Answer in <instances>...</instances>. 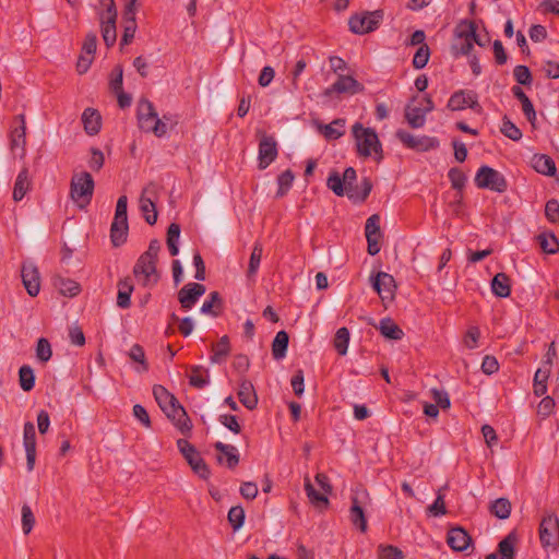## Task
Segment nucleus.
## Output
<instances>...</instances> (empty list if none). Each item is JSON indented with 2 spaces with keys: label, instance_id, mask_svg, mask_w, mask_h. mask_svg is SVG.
Listing matches in <instances>:
<instances>
[{
  "label": "nucleus",
  "instance_id": "nucleus-5",
  "mask_svg": "<svg viewBox=\"0 0 559 559\" xmlns=\"http://www.w3.org/2000/svg\"><path fill=\"white\" fill-rule=\"evenodd\" d=\"M128 198L127 195L119 197L116 205L115 217L110 227V239L115 247L122 245L128 235Z\"/></svg>",
  "mask_w": 559,
  "mask_h": 559
},
{
  "label": "nucleus",
  "instance_id": "nucleus-37",
  "mask_svg": "<svg viewBox=\"0 0 559 559\" xmlns=\"http://www.w3.org/2000/svg\"><path fill=\"white\" fill-rule=\"evenodd\" d=\"M491 289L498 297H508L511 293L510 278L504 273L496 274L491 281Z\"/></svg>",
  "mask_w": 559,
  "mask_h": 559
},
{
  "label": "nucleus",
  "instance_id": "nucleus-40",
  "mask_svg": "<svg viewBox=\"0 0 559 559\" xmlns=\"http://www.w3.org/2000/svg\"><path fill=\"white\" fill-rule=\"evenodd\" d=\"M210 382L209 371L202 366H192L191 374L189 376V383L193 388L203 389Z\"/></svg>",
  "mask_w": 559,
  "mask_h": 559
},
{
  "label": "nucleus",
  "instance_id": "nucleus-56",
  "mask_svg": "<svg viewBox=\"0 0 559 559\" xmlns=\"http://www.w3.org/2000/svg\"><path fill=\"white\" fill-rule=\"evenodd\" d=\"M500 130L504 136L513 141H519L522 138L521 130L513 122L507 119V117L503 118Z\"/></svg>",
  "mask_w": 559,
  "mask_h": 559
},
{
  "label": "nucleus",
  "instance_id": "nucleus-52",
  "mask_svg": "<svg viewBox=\"0 0 559 559\" xmlns=\"http://www.w3.org/2000/svg\"><path fill=\"white\" fill-rule=\"evenodd\" d=\"M540 248L544 252L554 254L559 250L558 239L551 235H540L538 236Z\"/></svg>",
  "mask_w": 559,
  "mask_h": 559
},
{
  "label": "nucleus",
  "instance_id": "nucleus-59",
  "mask_svg": "<svg viewBox=\"0 0 559 559\" xmlns=\"http://www.w3.org/2000/svg\"><path fill=\"white\" fill-rule=\"evenodd\" d=\"M123 70L120 64H117L110 74L109 87L112 92L118 93L122 90Z\"/></svg>",
  "mask_w": 559,
  "mask_h": 559
},
{
  "label": "nucleus",
  "instance_id": "nucleus-42",
  "mask_svg": "<svg viewBox=\"0 0 559 559\" xmlns=\"http://www.w3.org/2000/svg\"><path fill=\"white\" fill-rule=\"evenodd\" d=\"M222 307V299L217 292H212L209 295V300H205L201 307V312L217 317Z\"/></svg>",
  "mask_w": 559,
  "mask_h": 559
},
{
  "label": "nucleus",
  "instance_id": "nucleus-35",
  "mask_svg": "<svg viewBox=\"0 0 559 559\" xmlns=\"http://www.w3.org/2000/svg\"><path fill=\"white\" fill-rule=\"evenodd\" d=\"M379 331L384 337L394 341L401 340L404 335L402 329L390 318L380 321Z\"/></svg>",
  "mask_w": 559,
  "mask_h": 559
},
{
  "label": "nucleus",
  "instance_id": "nucleus-51",
  "mask_svg": "<svg viewBox=\"0 0 559 559\" xmlns=\"http://www.w3.org/2000/svg\"><path fill=\"white\" fill-rule=\"evenodd\" d=\"M326 186L338 197H343L345 194L346 186L336 171L330 174L326 180Z\"/></svg>",
  "mask_w": 559,
  "mask_h": 559
},
{
  "label": "nucleus",
  "instance_id": "nucleus-55",
  "mask_svg": "<svg viewBox=\"0 0 559 559\" xmlns=\"http://www.w3.org/2000/svg\"><path fill=\"white\" fill-rule=\"evenodd\" d=\"M177 445L189 464L192 460L195 461L197 457L201 456L195 448L185 439H179Z\"/></svg>",
  "mask_w": 559,
  "mask_h": 559
},
{
  "label": "nucleus",
  "instance_id": "nucleus-64",
  "mask_svg": "<svg viewBox=\"0 0 559 559\" xmlns=\"http://www.w3.org/2000/svg\"><path fill=\"white\" fill-rule=\"evenodd\" d=\"M431 397L435 401L436 405L442 409H447L450 407V399L449 394L444 391H440L438 389H432L430 391Z\"/></svg>",
  "mask_w": 559,
  "mask_h": 559
},
{
  "label": "nucleus",
  "instance_id": "nucleus-45",
  "mask_svg": "<svg viewBox=\"0 0 559 559\" xmlns=\"http://www.w3.org/2000/svg\"><path fill=\"white\" fill-rule=\"evenodd\" d=\"M295 176L290 169L283 171L277 177L278 189L276 191V198H283L284 195H286L289 189L292 188Z\"/></svg>",
  "mask_w": 559,
  "mask_h": 559
},
{
  "label": "nucleus",
  "instance_id": "nucleus-1",
  "mask_svg": "<svg viewBox=\"0 0 559 559\" xmlns=\"http://www.w3.org/2000/svg\"><path fill=\"white\" fill-rule=\"evenodd\" d=\"M153 394L158 406L166 416L175 423L181 432H186L191 429L190 419L175 395H173L163 385H154Z\"/></svg>",
  "mask_w": 559,
  "mask_h": 559
},
{
  "label": "nucleus",
  "instance_id": "nucleus-62",
  "mask_svg": "<svg viewBox=\"0 0 559 559\" xmlns=\"http://www.w3.org/2000/svg\"><path fill=\"white\" fill-rule=\"evenodd\" d=\"M449 179L451 181V185L454 189L461 190L465 186L466 182V176L464 173L459 168H451L449 170Z\"/></svg>",
  "mask_w": 559,
  "mask_h": 559
},
{
  "label": "nucleus",
  "instance_id": "nucleus-10",
  "mask_svg": "<svg viewBox=\"0 0 559 559\" xmlns=\"http://www.w3.org/2000/svg\"><path fill=\"white\" fill-rule=\"evenodd\" d=\"M395 136L407 148L417 152H428L439 146V141L437 138L428 135L416 136L405 130H397Z\"/></svg>",
  "mask_w": 559,
  "mask_h": 559
},
{
  "label": "nucleus",
  "instance_id": "nucleus-27",
  "mask_svg": "<svg viewBox=\"0 0 559 559\" xmlns=\"http://www.w3.org/2000/svg\"><path fill=\"white\" fill-rule=\"evenodd\" d=\"M516 537L514 534H509L498 544V551L489 554L486 559H514V546Z\"/></svg>",
  "mask_w": 559,
  "mask_h": 559
},
{
  "label": "nucleus",
  "instance_id": "nucleus-30",
  "mask_svg": "<svg viewBox=\"0 0 559 559\" xmlns=\"http://www.w3.org/2000/svg\"><path fill=\"white\" fill-rule=\"evenodd\" d=\"M84 130L90 135H95L100 131L102 118L97 110L86 108L82 114Z\"/></svg>",
  "mask_w": 559,
  "mask_h": 559
},
{
  "label": "nucleus",
  "instance_id": "nucleus-26",
  "mask_svg": "<svg viewBox=\"0 0 559 559\" xmlns=\"http://www.w3.org/2000/svg\"><path fill=\"white\" fill-rule=\"evenodd\" d=\"M471 542V536L461 527L451 528L447 536L448 545L455 551L466 550L469 547Z\"/></svg>",
  "mask_w": 559,
  "mask_h": 559
},
{
  "label": "nucleus",
  "instance_id": "nucleus-28",
  "mask_svg": "<svg viewBox=\"0 0 559 559\" xmlns=\"http://www.w3.org/2000/svg\"><path fill=\"white\" fill-rule=\"evenodd\" d=\"M371 189V181L368 178H364L360 187L356 186L355 183L347 186L345 189V194L349 200L354 202H364L370 194Z\"/></svg>",
  "mask_w": 559,
  "mask_h": 559
},
{
  "label": "nucleus",
  "instance_id": "nucleus-16",
  "mask_svg": "<svg viewBox=\"0 0 559 559\" xmlns=\"http://www.w3.org/2000/svg\"><path fill=\"white\" fill-rule=\"evenodd\" d=\"M365 234L368 242V253L370 255H376L380 251V239H381V230H380V217L377 214L371 215L365 226Z\"/></svg>",
  "mask_w": 559,
  "mask_h": 559
},
{
  "label": "nucleus",
  "instance_id": "nucleus-14",
  "mask_svg": "<svg viewBox=\"0 0 559 559\" xmlns=\"http://www.w3.org/2000/svg\"><path fill=\"white\" fill-rule=\"evenodd\" d=\"M539 539L544 547L559 543V521L556 515H545L539 525Z\"/></svg>",
  "mask_w": 559,
  "mask_h": 559
},
{
  "label": "nucleus",
  "instance_id": "nucleus-18",
  "mask_svg": "<svg viewBox=\"0 0 559 559\" xmlns=\"http://www.w3.org/2000/svg\"><path fill=\"white\" fill-rule=\"evenodd\" d=\"M277 157V143L273 136L264 135L259 143V169L267 168Z\"/></svg>",
  "mask_w": 559,
  "mask_h": 559
},
{
  "label": "nucleus",
  "instance_id": "nucleus-31",
  "mask_svg": "<svg viewBox=\"0 0 559 559\" xmlns=\"http://www.w3.org/2000/svg\"><path fill=\"white\" fill-rule=\"evenodd\" d=\"M133 292V284L130 277L118 282L117 306L127 309L130 307V297Z\"/></svg>",
  "mask_w": 559,
  "mask_h": 559
},
{
  "label": "nucleus",
  "instance_id": "nucleus-3",
  "mask_svg": "<svg viewBox=\"0 0 559 559\" xmlns=\"http://www.w3.org/2000/svg\"><path fill=\"white\" fill-rule=\"evenodd\" d=\"M139 128L144 132H153L160 138L167 133V124L158 118L154 105L148 99H141L138 104Z\"/></svg>",
  "mask_w": 559,
  "mask_h": 559
},
{
  "label": "nucleus",
  "instance_id": "nucleus-47",
  "mask_svg": "<svg viewBox=\"0 0 559 559\" xmlns=\"http://www.w3.org/2000/svg\"><path fill=\"white\" fill-rule=\"evenodd\" d=\"M490 511L501 520L508 519L511 513V503L506 498H499L491 503Z\"/></svg>",
  "mask_w": 559,
  "mask_h": 559
},
{
  "label": "nucleus",
  "instance_id": "nucleus-53",
  "mask_svg": "<svg viewBox=\"0 0 559 559\" xmlns=\"http://www.w3.org/2000/svg\"><path fill=\"white\" fill-rule=\"evenodd\" d=\"M52 356V349L47 338H39L36 346V357L41 362H47Z\"/></svg>",
  "mask_w": 559,
  "mask_h": 559
},
{
  "label": "nucleus",
  "instance_id": "nucleus-34",
  "mask_svg": "<svg viewBox=\"0 0 559 559\" xmlns=\"http://www.w3.org/2000/svg\"><path fill=\"white\" fill-rule=\"evenodd\" d=\"M213 355L211 356V362L221 364L230 353V343L227 335H224L219 341L212 346Z\"/></svg>",
  "mask_w": 559,
  "mask_h": 559
},
{
  "label": "nucleus",
  "instance_id": "nucleus-8",
  "mask_svg": "<svg viewBox=\"0 0 559 559\" xmlns=\"http://www.w3.org/2000/svg\"><path fill=\"white\" fill-rule=\"evenodd\" d=\"M475 185L480 189H489L499 193L504 192L508 188L504 176L489 166H481L477 170Z\"/></svg>",
  "mask_w": 559,
  "mask_h": 559
},
{
  "label": "nucleus",
  "instance_id": "nucleus-21",
  "mask_svg": "<svg viewBox=\"0 0 559 559\" xmlns=\"http://www.w3.org/2000/svg\"><path fill=\"white\" fill-rule=\"evenodd\" d=\"M466 107H469L472 109L479 107L477 95L472 91L455 92L448 102V108L453 111L462 110Z\"/></svg>",
  "mask_w": 559,
  "mask_h": 559
},
{
  "label": "nucleus",
  "instance_id": "nucleus-32",
  "mask_svg": "<svg viewBox=\"0 0 559 559\" xmlns=\"http://www.w3.org/2000/svg\"><path fill=\"white\" fill-rule=\"evenodd\" d=\"M533 168L543 175L554 176L556 174V165L548 155H534L532 158Z\"/></svg>",
  "mask_w": 559,
  "mask_h": 559
},
{
  "label": "nucleus",
  "instance_id": "nucleus-19",
  "mask_svg": "<svg viewBox=\"0 0 559 559\" xmlns=\"http://www.w3.org/2000/svg\"><path fill=\"white\" fill-rule=\"evenodd\" d=\"M23 444L26 452L27 471L32 472L36 461V431L34 424L31 421L24 424Z\"/></svg>",
  "mask_w": 559,
  "mask_h": 559
},
{
  "label": "nucleus",
  "instance_id": "nucleus-7",
  "mask_svg": "<svg viewBox=\"0 0 559 559\" xmlns=\"http://www.w3.org/2000/svg\"><path fill=\"white\" fill-rule=\"evenodd\" d=\"M432 110L433 103L430 97H424L421 99L414 98L405 107V119L412 128L418 129L424 127L426 115Z\"/></svg>",
  "mask_w": 559,
  "mask_h": 559
},
{
  "label": "nucleus",
  "instance_id": "nucleus-29",
  "mask_svg": "<svg viewBox=\"0 0 559 559\" xmlns=\"http://www.w3.org/2000/svg\"><path fill=\"white\" fill-rule=\"evenodd\" d=\"M512 94L513 96L521 103L522 110L526 119L530 121V123L535 127L536 121V111L534 109L533 103L527 97V95L523 92V90L520 86H513L512 87Z\"/></svg>",
  "mask_w": 559,
  "mask_h": 559
},
{
  "label": "nucleus",
  "instance_id": "nucleus-2",
  "mask_svg": "<svg viewBox=\"0 0 559 559\" xmlns=\"http://www.w3.org/2000/svg\"><path fill=\"white\" fill-rule=\"evenodd\" d=\"M352 133L355 139L357 153L361 157L374 156L377 160L383 157L382 144L377 132L372 128H366L356 122L352 127Z\"/></svg>",
  "mask_w": 559,
  "mask_h": 559
},
{
  "label": "nucleus",
  "instance_id": "nucleus-20",
  "mask_svg": "<svg viewBox=\"0 0 559 559\" xmlns=\"http://www.w3.org/2000/svg\"><path fill=\"white\" fill-rule=\"evenodd\" d=\"M205 294V286L198 283L186 284L178 293V300L185 310L191 309Z\"/></svg>",
  "mask_w": 559,
  "mask_h": 559
},
{
  "label": "nucleus",
  "instance_id": "nucleus-57",
  "mask_svg": "<svg viewBox=\"0 0 559 559\" xmlns=\"http://www.w3.org/2000/svg\"><path fill=\"white\" fill-rule=\"evenodd\" d=\"M21 512H22V530H23V533L27 535L31 533V531L34 527L35 516L33 514L32 509L27 504H24L22 507Z\"/></svg>",
  "mask_w": 559,
  "mask_h": 559
},
{
  "label": "nucleus",
  "instance_id": "nucleus-4",
  "mask_svg": "<svg viewBox=\"0 0 559 559\" xmlns=\"http://www.w3.org/2000/svg\"><path fill=\"white\" fill-rule=\"evenodd\" d=\"M94 180L90 173L82 171L74 174L70 185L71 199L80 206L87 205L93 197Z\"/></svg>",
  "mask_w": 559,
  "mask_h": 559
},
{
  "label": "nucleus",
  "instance_id": "nucleus-43",
  "mask_svg": "<svg viewBox=\"0 0 559 559\" xmlns=\"http://www.w3.org/2000/svg\"><path fill=\"white\" fill-rule=\"evenodd\" d=\"M180 237V226L177 223H171L167 229L166 243L170 255L175 257L179 252L178 242Z\"/></svg>",
  "mask_w": 559,
  "mask_h": 559
},
{
  "label": "nucleus",
  "instance_id": "nucleus-54",
  "mask_svg": "<svg viewBox=\"0 0 559 559\" xmlns=\"http://www.w3.org/2000/svg\"><path fill=\"white\" fill-rule=\"evenodd\" d=\"M430 56L429 47L423 44L416 51L413 58V66L415 69H423L428 63Z\"/></svg>",
  "mask_w": 559,
  "mask_h": 559
},
{
  "label": "nucleus",
  "instance_id": "nucleus-13",
  "mask_svg": "<svg viewBox=\"0 0 559 559\" xmlns=\"http://www.w3.org/2000/svg\"><path fill=\"white\" fill-rule=\"evenodd\" d=\"M456 38L460 40L454 46L461 55H468L475 40V23L473 21H462L455 28Z\"/></svg>",
  "mask_w": 559,
  "mask_h": 559
},
{
  "label": "nucleus",
  "instance_id": "nucleus-6",
  "mask_svg": "<svg viewBox=\"0 0 559 559\" xmlns=\"http://www.w3.org/2000/svg\"><path fill=\"white\" fill-rule=\"evenodd\" d=\"M10 151L15 158L23 159L26 155V119L21 114L13 118L9 132Z\"/></svg>",
  "mask_w": 559,
  "mask_h": 559
},
{
  "label": "nucleus",
  "instance_id": "nucleus-58",
  "mask_svg": "<svg viewBox=\"0 0 559 559\" xmlns=\"http://www.w3.org/2000/svg\"><path fill=\"white\" fill-rule=\"evenodd\" d=\"M228 521L234 530H238L242 526L245 521V511L241 507H233L228 512Z\"/></svg>",
  "mask_w": 559,
  "mask_h": 559
},
{
  "label": "nucleus",
  "instance_id": "nucleus-38",
  "mask_svg": "<svg viewBox=\"0 0 559 559\" xmlns=\"http://www.w3.org/2000/svg\"><path fill=\"white\" fill-rule=\"evenodd\" d=\"M289 336L287 332L280 331L276 333L272 343V354L275 359H282L286 356Z\"/></svg>",
  "mask_w": 559,
  "mask_h": 559
},
{
  "label": "nucleus",
  "instance_id": "nucleus-60",
  "mask_svg": "<svg viewBox=\"0 0 559 559\" xmlns=\"http://www.w3.org/2000/svg\"><path fill=\"white\" fill-rule=\"evenodd\" d=\"M378 551L380 559H403L404 557L402 550L392 545H381L379 546Z\"/></svg>",
  "mask_w": 559,
  "mask_h": 559
},
{
  "label": "nucleus",
  "instance_id": "nucleus-23",
  "mask_svg": "<svg viewBox=\"0 0 559 559\" xmlns=\"http://www.w3.org/2000/svg\"><path fill=\"white\" fill-rule=\"evenodd\" d=\"M214 449L218 452L217 461L221 464H226L228 468H235L239 463V453L235 445L225 444L217 441L214 444Z\"/></svg>",
  "mask_w": 559,
  "mask_h": 559
},
{
  "label": "nucleus",
  "instance_id": "nucleus-44",
  "mask_svg": "<svg viewBox=\"0 0 559 559\" xmlns=\"http://www.w3.org/2000/svg\"><path fill=\"white\" fill-rule=\"evenodd\" d=\"M19 381L23 391L29 392L35 385V374L33 369L24 365L19 370Z\"/></svg>",
  "mask_w": 559,
  "mask_h": 559
},
{
  "label": "nucleus",
  "instance_id": "nucleus-48",
  "mask_svg": "<svg viewBox=\"0 0 559 559\" xmlns=\"http://www.w3.org/2000/svg\"><path fill=\"white\" fill-rule=\"evenodd\" d=\"M349 343V331L347 328H340L334 337V347L340 355H345L347 353Z\"/></svg>",
  "mask_w": 559,
  "mask_h": 559
},
{
  "label": "nucleus",
  "instance_id": "nucleus-15",
  "mask_svg": "<svg viewBox=\"0 0 559 559\" xmlns=\"http://www.w3.org/2000/svg\"><path fill=\"white\" fill-rule=\"evenodd\" d=\"M111 8L108 10H104L100 13V31L102 36L105 41V44L108 47H111L115 45L117 40V31H116V20H117V9H114V7L110 4Z\"/></svg>",
  "mask_w": 559,
  "mask_h": 559
},
{
  "label": "nucleus",
  "instance_id": "nucleus-11",
  "mask_svg": "<svg viewBox=\"0 0 559 559\" xmlns=\"http://www.w3.org/2000/svg\"><path fill=\"white\" fill-rule=\"evenodd\" d=\"M156 263L157 262L152 259L140 255L133 267V274L139 284L142 286H153L158 282L159 275L157 273Z\"/></svg>",
  "mask_w": 559,
  "mask_h": 559
},
{
  "label": "nucleus",
  "instance_id": "nucleus-36",
  "mask_svg": "<svg viewBox=\"0 0 559 559\" xmlns=\"http://www.w3.org/2000/svg\"><path fill=\"white\" fill-rule=\"evenodd\" d=\"M349 519L353 525L358 527L362 533L367 530V521L362 508L359 506L358 498H352V507L349 510Z\"/></svg>",
  "mask_w": 559,
  "mask_h": 559
},
{
  "label": "nucleus",
  "instance_id": "nucleus-22",
  "mask_svg": "<svg viewBox=\"0 0 559 559\" xmlns=\"http://www.w3.org/2000/svg\"><path fill=\"white\" fill-rule=\"evenodd\" d=\"M364 91V86L349 75H338L335 83L332 84L325 92L326 95L335 92L338 94L348 93V94H357Z\"/></svg>",
  "mask_w": 559,
  "mask_h": 559
},
{
  "label": "nucleus",
  "instance_id": "nucleus-39",
  "mask_svg": "<svg viewBox=\"0 0 559 559\" xmlns=\"http://www.w3.org/2000/svg\"><path fill=\"white\" fill-rule=\"evenodd\" d=\"M345 120L335 119L329 124H324L320 127L321 133L328 140H336L341 138L345 132Z\"/></svg>",
  "mask_w": 559,
  "mask_h": 559
},
{
  "label": "nucleus",
  "instance_id": "nucleus-63",
  "mask_svg": "<svg viewBox=\"0 0 559 559\" xmlns=\"http://www.w3.org/2000/svg\"><path fill=\"white\" fill-rule=\"evenodd\" d=\"M545 215L550 223H559V202L551 199L546 203Z\"/></svg>",
  "mask_w": 559,
  "mask_h": 559
},
{
  "label": "nucleus",
  "instance_id": "nucleus-24",
  "mask_svg": "<svg viewBox=\"0 0 559 559\" xmlns=\"http://www.w3.org/2000/svg\"><path fill=\"white\" fill-rule=\"evenodd\" d=\"M373 289L382 299H391L394 294V278L385 272H379L372 281Z\"/></svg>",
  "mask_w": 559,
  "mask_h": 559
},
{
  "label": "nucleus",
  "instance_id": "nucleus-49",
  "mask_svg": "<svg viewBox=\"0 0 559 559\" xmlns=\"http://www.w3.org/2000/svg\"><path fill=\"white\" fill-rule=\"evenodd\" d=\"M129 357L132 361L140 364V367L136 368V371L144 372L148 370V364L145 359V353L141 345L134 344L130 348Z\"/></svg>",
  "mask_w": 559,
  "mask_h": 559
},
{
  "label": "nucleus",
  "instance_id": "nucleus-12",
  "mask_svg": "<svg viewBox=\"0 0 559 559\" xmlns=\"http://www.w3.org/2000/svg\"><path fill=\"white\" fill-rule=\"evenodd\" d=\"M382 14L380 11L365 12L353 15L349 21V28L355 34H367L378 28Z\"/></svg>",
  "mask_w": 559,
  "mask_h": 559
},
{
  "label": "nucleus",
  "instance_id": "nucleus-17",
  "mask_svg": "<svg viewBox=\"0 0 559 559\" xmlns=\"http://www.w3.org/2000/svg\"><path fill=\"white\" fill-rule=\"evenodd\" d=\"M21 276L28 295L32 297L37 296L40 290V276L37 266L33 262H24Z\"/></svg>",
  "mask_w": 559,
  "mask_h": 559
},
{
  "label": "nucleus",
  "instance_id": "nucleus-25",
  "mask_svg": "<svg viewBox=\"0 0 559 559\" xmlns=\"http://www.w3.org/2000/svg\"><path fill=\"white\" fill-rule=\"evenodd\" d=\"M237 395L240 403L249 411H252L257 407L258 396L251 381L242 379L239 383Z\"/></svg>",
  "mask_w": 559,
  "mask_h": 559
},
{
  "label": "nucleus",
  "instance_id": "nucleus-9",
  "mask_svg": "<svg viewBox=\"0 0 559 559\" xmlns=\"http://www.w3.org/2000/svg\"><path fill=\"white\" fill-rule=\"evenodd\" d=\"M158 198V187L150 182L142 190L139 203L140 210L147 224L154 225L157 221L156 200Z\"/></svg>",
  "mask_w": 559,
  "mask_h": 559
},
{
  "label": "nucleus",
  "instance_id": "nucleus-50",
  "mask_svg": "<svg viewBox=\"0 0 559 559\" xmlns=\"http://www.w3.org/2000/svg\"><path fill=\"white\" fill-rule=\"evenodd\" d=\"M305 490L312 504H314L318 508L328 506L329 500L326 496L324 493H320L319 491H317L309 480H307L305 484Z\"/></svg>",
  "mask_w": 559,
  "mask_h": 559
},
{
  "label": "nucleus",
  "instance_id": "nucleus-41",
  "mask_svg": "<svg viewBox=\"0 0 559 559\" xmlns=\"http://www.w3.org/2000/svg\"><path fill=\"white\" fill-rule=\"evenodd\" d=\"M55 286L59 289L60 294L69 297L76 296L81 290L78 282L64 277H57L55 280Z\"/></svg>",
  "mask_w": 559,
  "mask_h": 559
},
{
  "label": "nucleus",
  "instance_id": "nucleus-61",
  "mask_svg": "<svg viewBox=\"0 0 559 559\" xmlns=\"http://www.w3.org/2000/svg\"><path fill=\"white\" fill-rule=\"evenodd\" d=\"M514 79L519 84L531 85L532 74L526 66H516L513 70Z\"/></svg>",
  "mask_w": 559,
  "mask_h": 559
},
{
  "label": "nucleus",
  "instance_id": "nucleus-33",
  "mask_svg": "<svg viewBox=\"0 0 559 559\" xmlns=\"http://www.w3.org/2000/svg\"><path fill=\"white\" fill-rule=\"evenodd\" d=\"M29 187H31V182H29V179H28V169L27 168H23L16 179H15V183H14V188H13V200L15 202H19L21 201L25 194L27 193V191L29 190Z\"/></svg>",
  "mask_w": 559,
  "mask_h": 559
},
{
  "label": "nucleus",
  "instance_id": "nucleus-46",
  "mask_svg": "<svg viewBox=\"0 0 559 559\" xmlns=\"http://www.w3.org/2000/svg\"><path fill=\"white\" fill-rule=\"evenodd\" d=\"M262 245L260 242H255L249 260V266L247 271L248 277H253L257 274L262 259Z\"/></svg>",
  "mask_w": 559,
  "mask_h": 559
}]
</instances>
